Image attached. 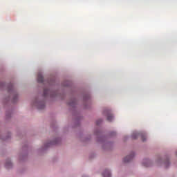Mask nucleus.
<instances>
[{
	"label": "nucleus",
	"instance_id": "obj_1",
	"mask_svg": "<svg viewBox=\"0 0 177 177\" xmlns=\"http://www.w3.org/2000/svg\"><path fill=\"white\" fill-rule=\"evenodd\" d=\"M138 136H140L142 142H145L146 139H147L146 133H133L132 134L133 139H137Z\"/></svg>",
	"mask_w": 177,
	"mask_h": 177
},
{
	"label": "nucleus",
	"instance_id": "obj_2",
	"mask_svg": "<svg viewBox=\"0 0 177 177\" xmlns=\"http://www.w3.org/2000/svg\"><path fill=\"white\" fill-rule=\"evenodd\" d=\"M104 114L107 117V121L111 122L113 121L114 117L113 114H111V111L110 110H106L104 112Z\"/></svg>",
	"mask_w": 177,
	"mask_h": 177
},
{
	"label": "nucleus",
	"instance_id": "obj_3",
	"mask_svg": "<svg viewBox=\"0 0 177 177\" xmlns=\"http://www.w3.org/2000/svg\"><path fill=\"white\" fill-rule=\"evenodd\" d=\"M133 157H135V153H132L131 155L126 156L124 158L123 161H124V162H129V161H131L132 160V158H133Z\"/></svg>",
	"mask_w": 177,
	"mask_h": 177
},
{
	"label": "nucleus",
	"instance_id": "obj_4",
	"mask_svg": "<svg viewBox=\"0 0 177 177\" xmlns=\"http://www.w3.org/2000/svg\"><path fill=\"white\" fill-rule=\"evenodd\" d=\"M37 82L42 84L44 82V77L42 76V73H39L37 75Z\"/></svg>",
	"mask_w": 177,
	"mask_h": 177
},
{
	"label": "nucleus",
	"instance_id": "obj_5",
	"mask_svg": "<svg viewBox=\"0 0 177 177\" xmlns=\"http://www.w3.org/2000/svg\"><path fill=\"white\" fill-rule=\"evenodd\" d=\"M104 177H111V174H110V171L105 170L104 172L102 174Z\"/></svg>",
	"mask_w": 177,
	"mask_h": 177
},
{
	"label": "nucleus",
	"instance_id": "obj_6",
	"mask_svg": "<svg viewBox=\"0 0 177 177\" xmlns=\"http://www.w3.org/2000/svg\"><path fill=\"white\" fill-rule=\"evenodd\" d=\"M12 167V162L7 160L6 162V168H10Z\"/></svg>",
	"mask_w": 177,
	"mask_h": 177
},
{
	"label": "nucleus",
	"instance_id": "obj_7",
	"mask_svg": "<svg viewBox=\"0 0 177 177\" xmlns=\"http://www.w3.org/2000/svg\"><path fill=\"white\" fill-rule=\"evenodd\" d=\"M48 93H49V90L44 89V96H47Z\"/></svg>",
	"mask_w": 177,
	"mask_h": 177
},
{
	"label": "nucleus",
	"instance_id": "obj_8",
	"mask_svg": "<svg viewBox=\"0 0 177 177\" xmlns=\"http://www.w3.org/2000/svg\"><path fill=\"white\" fill-rule=\"evenodd\" d=\"M103 120L102 119H100L98 120H97L96 122V124L97 125H100V124H101V122H102Z\"/></svg>",
	"mask_w": 177,
	"mask_h": 177
},
{
	"label": "nucleus",
	"instance_id": "obj_9",
	"mask_svg": "<svg viewBox=\"0 0 177 177\" xmlns=\"http://www.w3.org/2000/svg\"><path fill=\"white\" fill-rule=\"evenodd\" d=\"M45 108V104H41V105L40 106L38 107V109H42Z\"/></svg>",
	"mask_w": 177,
	"mask_h": 177
},
{
	"label": "nucleus",
	"instance_id": "obj_10",
	"mask_svg": "<svg viewBox=\"0 0 177 177\" xmlns=\"http://www.w3.org/2000/svg\"><path fill=\"white\" fill-rule=\"evenodd\" d=\"M165 165H166V168L168 167V165H169V160H167L165 162Z\"/></svg>",
	"mask_w": 177,
	"mask_h": 177
},
{
	"label": "nucleus",
	"instance_id": "obj_11",
	"mask_svg": "<svg viewBox=\"0 0 177 177\" xmlns=\"http://www.w3.org/2000/svg\"><path fill=\"white\" fill-rule=\"evenodd\" d=\"M17 100V95H15L13 98V102H16Z\"/></svg>",
	"mask_w": 177,
	"mask_h": 177
},
{
	"label": "nucleus",
	"instance_id": "obj_12",
	"mask_svg": "<svg viewBox=\"0 0 177 177\" xmlns=\"http://www.w3.org/2000/svg\"><path fill=\"white\" fill-rule=\"evenodd\" d=\"M12 89H13V86H11V88H9L8 92H10V91H12Z\"/></svg>",
	"mask_w": 177,
	"mask_h": 177
},
{
	"label": "nucleus",
	"instance_id": "obj_13",
	"mask_svg": "<svg viewBox=\"0 0 177 177\" xmlns=\"http://www.w3.org/2000/svg\"><path fill=\"white\" fill-rule=\"evenodd\" d=\"M144 167H149V165L144 164Z\"/></svg>",
	"mask_w": 177,
	"mask_h": 177
},
{
	"label": "nucleus",
	"instance_id": "obj_14",
	"mask_svg": "<svg viewBox=\"0 0 177 177\" xmlns=\"http://www.w3.org/2000/svg\"><path fill=\"white\" fill-rule=\"evenodd\" d=\"M55 143H54V142H51V143H50V145H55Z\"/></svg>",
	"mask_w": 177,
	"mask_h": 177
},
{
	"label": "nucleus",
	"instance_id": "obj_15",
	"mask_svg": "<svg viewBox=\"0 0 177 177\" xmlns=\"http://www.w3.org/2000/svg\"><path fill=\"white\" fill-rule=\"evenodd\" d=\"M69 105H70V106H73V104L70 103Z\"/></svg>",
	"mask_w": 177,
	"mask_h": 177
}]
</instances>
